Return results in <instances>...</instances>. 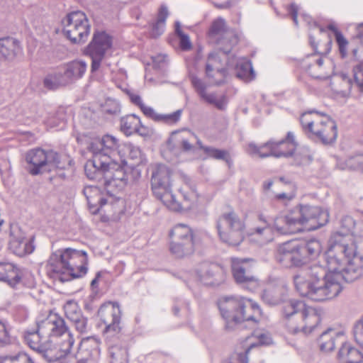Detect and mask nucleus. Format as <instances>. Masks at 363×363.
<instances>
[{"label": "nucleus", "mask_w": 363, "mask_h": 363, "mask_svg": "<svg viewBox=\"0 0 363 363\" xmlns=\"http://www.w3.org/2000/svg\"><path fill=\"white\" fill-rule=\"evenodd\" d=\"M209 36L216 42L224 57L238 43L237 36L233 30L227 29L225 21L221 18L213 22L209 30Z\"/></svg>", "instance_id": "18"}, {"label": "nucleus", "mask_w": 363, "mask_h": 363, "mask_svg": "<svg viewBox=\"0 0 363 363\" xmlns=\"http://www.w3.org/2000/svg\"><path fill=\"white\" fill-rule=\"evenodd\" d=\"M342 169H355L363 171V154L350 157L342 162L338 163Z\"/></svg>", "instance_id": "44"}, {"label": "nucleus", "mask_w": 363, "mask_h": 363, "mask_svg": "<svg viewBox=\"0 0 363 363\" xmlns=\"http://www.w3.org/2000/svg\"><path fill=\"white\" fill-rule=\"evenodd\" d=\"M353 71L355 84L359 90L363 92V62L357 65Z\"/></svg>", "instance_id": "55"}, {"label": "nucleus", "mask_w": 363, "mask_h": 363, "mask_svg": "<svg viewBox=\"0 0 363 363\" xmlns=\"http://www.w3.org/2000/svg\"><path fill=\"white\" fill-rule=\"evenodd\" d=\"M257 219L262 225L253 228L251 235L260 245H264L273 240L272 225L268 218L262 213H257Z\"/></svg>", "instance_id": "27"}, {"label": "nucleus", "mask_w": 363, "mask_h": 363, "mask_svg": "<svg viewBox=\"0 0 363 363\" xmlns=\"http://www.w3.org/2000/svg\"><path fill=\"white\" fill-rule=\"evenodd\" d=\"M323 65V60L321 57L315 54H312L306 57L301 63L302 67L306 69L313 77H318L314 72L311 71L312 67H321Z\"/></svg>", "instance_id": "43"}, {"label": "nucleus", "mask_w": 363, "mask_h": 363, "mask_svg": "<svg viewBox=\"0 0 363 363\" xmlns=\"http://www.w3.org/2000/svg\"><path fill=\"white\" fill-rule=\"evenodd\" d=\"M0 363H34L30 357L25 352L7 355L1 358Z\"/></svg>", "instance_id": "47"}, {"label": "nucleus", "mask_w": 363, "mask_h": 363, "mask_svg": "<svg viewBox=\"0 0 363 363\" xmlns=\"http://www.w3.org/2000/svg\"><path fill=\"white\" fill-rule=\"evenodd\" d=\"M206 74L211 84H221L225 82L227 70L218 52L208 55L206 65Z\"/></svg>", "instance_id": "23"}, {"label": "nucleus", "mask_w": 363, "mask_h": 363, "mask_svg": "<svg viewBox=\"0 0 363 363\" xmlns=\"http://www.w3.org/2000/svg\"><path fill=\"white\" fill-rule=\"evenodd\" d=\"M46 124H47L48 126H49L50 128H55V127L60 126V128H62L63 125L65 124V122H64V120L62 119L60 121H59L57 123H55L54 121V119L52 118H50L47 120Z\"/></svg>", "instance_id": "63"}, {"label": "nucleus", "mask_w": 363, "mask_h": 363, "mask_svg": "<svg viewBox=\"0 0 363 363\" xmlns=\"http://www.w3.org/2000/svg\"><path fill=\"white\" fill-rule=\"evenodd\" d=\"M253 346L252 345L250 347L245 349L244 352H236L231 354L229 358L228 363H248L247 354L249 353L250 348Z\"/></svg>", "instance_id": "54"}, {"label": "nucleus", "mask_w": 363, "mask_h": 363, "mask_svg": "<svg viewBox=\"0 0 363 363\" xmlns=\"http://www.w3.org/2000/svg\"><path fill=\"white\" fill-rule=\"evenodd\" d=\"M67 38L74 43H84L90 33V25L85 13L76 11L68 13L62 21Z\"/></svg>", "instance_id": "14"}, {"label": "nucleus", "mask_w": 363, "mask_h": 363, "mask_svg": "<svg viewBox=\"0 0 363 363\" xmlns=\"http://www.w3.org/2000/svg\"><path fill=\"white\" fill-rule=\"evenodd\" d=\"M98 314L105 325L106 333L120 331L121 311L118 303L109 302L102 305Z\"/></svg>", "instance_id": "20"}, {"label": "nucleus", "mask_w": 363, "mask_h": 363, "mask_svg": "<svg viewBox=\"0 0 363 363\" xmlns=\"http://www.w3.org/2000/svg\"><path fill=\"white\" fill-rule=\"evenodd\" d=\"M119 140L111 135H104L101 138L94 139L89 150L93 155V159L87 161L84 166V171L86 177H93L90 173L91 170L96 171L97 168H101L111 164L120 159L121 162L128 163L122 160L121 155Z\"/></svg>", "instance_id": "7"}, {"label": "nucleus", "mask_w": 363, "mask_h": 363, "mask_svg": "<svg viewBox=\"0 0 363 363\" xmlns=\"http://www.w3.org/2000/svg\"><path fill=\"white\" fill-rule=\"evenodd\" d=\"M168 9L165 5H162L159 9L156 22L152 25L151 36L157 38L161 35L165 29V21L168 17Z\"/></svg>", "instance_id": "41"}, {"label": "nucleus", "mask_w": 363, "mask_h": 363, "mask_svg": "<svg viewBox=\"0 0 363 363\" xmlns=\"http://www.w3.org/2000/svg\"><path fill=\"white\" fill-rule=\"evenodd\" d=\"M255 263V259L250 258H231V270L235 281L250 290L255 289L259 284L252 272Z\"/></svg>", "instance_id": "17"}, {"label": "nucleus", "mask_w": 363, "mask_h": 363, "mask_svg": "<svg viewBox=\"0 0 363 363\" xmlns=\"http://www.w3.org/2000/svg\"><path fill=\"white\" fill-rule=\"evenodd\" d=\"M340 363H362L363 354L350 343H342L337 354Z\"/></svg>", "instance_id": "30"}, {"label": "nucleus", "mask_w": 363, "mask_h": 363, "mask_svg": "<svg viewBox=\"0 0 363 363\" xmlns=\"http://www.w3.org/2000/svg\"><path fill=\"white\" fill-rule=\"evenodd\" d=\"M112 37L104 31H95L84 52L91 59V72L99 70L102 60L112 48Z\"/></svg>", "instance_id": "16"}, {"label": "nucleus", "mask_w": 363, "mask_h": 363, "mask_svg": "<svg viewBox=\"0 0 363 363\" xmlns=\"http://www.w3.org/2000/svg\"><path fill=\"white\" fill-rule=\"evenodd\" d=\"M11 342L8 323L4 319H0V347L7 345Z\"/></svg>", "instance_id": "51"}, {"label": "nucleus", "mask_w": 363, "mask_h": 363, "mask_svg": "<svg viewBox=\"0 0 363 363\" xmlns=\"http://www.w3.org/2000/svg\"><path fill=\"white\" fill-rule=\"evenodd\" d=\"M191 84L196 90L197 93L201 96L204 92H206V86L201 79L196 76L191 77Z\"/></svg>", "instance_id": "59"}, {"label": "nucleus", "mask_w": 363, "mask_h": 363, "mask_svg": "<svg viewBox=\"0 0 363 363\" xmlns=\"http://www.w3.org/2000/svg\"><path fill=\"white\" fill-rule=\"evenodd\" d=\"M175 32L179 38V46L182 50H189L191 48V43L190 42L189 35L184 33L180 28V23L176 22L175 23Z\"/></svg>", "instance_id": "52"}, {"label": "nucleus", "mask_w": 363, "mask_h": 363, "mask_svg": "<svg viewBox=\"0 0 363 363\" xmlns=\"http://www.w3.org/2000/svg\"><path fill=\"white\" fill-rule=\"evenodd\" d=\"M321 244L317 240H310L306 242H298V249L301 257H303L304 264L309 258L318 256L321 251Z\"/></svg>", "instance_id": "37"}, {"label": "nucleus", "mask_w": 363, "mask_h": 363, "mask_svg": "<svg viewBox=\"0 0 363 363\" xmlns=\"http://www.w3.org/2000/svg\"><path fill=\"white\" fill-rule=\"evenodd\" d=\"M43 84L45 87L49 89H56L59 88L56 83V81H55V79H52V77L50 74L45 77V78L43 80Z\"/></svg>", "instance_id": "61"}, {"label": "nucleus", "mask_w": 363, "mask_h": 363, "mask_svg": "<svg viewBox=\"0 0 363 363\" xmlns=\"http://www.w3.org/2000/svg\"><path fill=\"white\" fill-rule=\"evenodd\" d=\"M259 342L263 345H269L272 342V338L269 335L262 333L258 336Z\"/></svg>", "instance_id": "64"}, {"label": "nucleus", "mask_w": 363, "mask_h": 363, "mask_svg": "<svg viewBox=\"0 0 363 363\" xmlns=\"http://www.w3.org/2000/svg\"><path fill=\"white\" fill-rule=\"evenodd\" d=\"M93 177H87L90 179L97 180L104 186L108 194L113 195L115 189L123 188L127 182V177L118 160L104 167L97 168L96 171L91 170Z\"/></svg>", "instance_id": "13"}, {"label": "nucleus", "mask_w": 363, "mask_h": 363, "mask_svg": "<svg viewBox=\"0 0 363 363\" xmlns=\"http://www.w3.org/2000/svg\"><path fill=\"white\" fill-rule=\"evenodd\" d=\"M52 79L56 81V83L59 87L64 86L69 84V82L67 78H65V74L64 71H58L50 74Z\"/></svg>", "instance_id": "58"}, {"label": "nucleus", "mask_w": 363, "mask_h": 363, "mask_svg": "<svg viewBox=\"0 0 363 363\" xmlns=\"http://www.w3.org/2000/svg\"><path fill=\"white\" fill-rule=\"evenodd\" d=\"M198 243L172 240L170 243V252L177 257L182 258L191 255Z\"/></svg>", "instance_id": "38"}, {"label": "nucleus", "mask_w": 363, "mask_h": 363, "mask_svg": "<svg viewBox=\"0 0 363 363\" xmlns=\"http://www.w3.org/2000/svg\"><path fill=\"white\" fill-rule=\"evenodd\" d=\"M201 149L204 151L208 157L216 160H224L228 164H230V157L228 152L226 150L207 146H201Z\"/></svg>", "instance_id": "46"}, {"label": "nucleus", "mask_w": 363, "mask_h": 363, "mask_svg": "<svg viewBox=\"0 0 363 363\" xmlns=\"http://www.w3.org/2000/svg\"><path fill=\"white\" fill-rule=\"evenodd\" d=\"M363 238V220L356 222L351 216H346L340 221L339 230L333 233L330 239L328 259L333 262L336 256L345 261L363 257L357 254L356 240ZM332 264L335 262H330Z\"/></svg>", "instance_id": "3"}, {"label": "nucleus", "mask_w": 363, "mask_h": 363, "mask_svg": "<svg viewBox=\"0 0 363 363\" xmlns=\"http://www.w3.org/2000/svg\"><path fill=\"white\" fill-rule=\"evenodd\" d=\"M10 237L9 248L13 254L23 257L34 251L33 235L27 238L25 233L21 232L17 228L11 227Z\"/></svg>", "instance_id": "21"}, {"label": "nucleus", "mask_w": 363, "mask_h": 363, "mask_svg": "<svg viewBox=\"0 0 363 363\" xmlns=\"http://www.w3.org/2000/svg\"><path fill=\"white\" fill-rule=\"evenodd\" d=\"M167 56L164 55H158L157 56L152 57V64L153 67L155 68H160L164 66L166 62Z\"/></svg>", "instance_id": "60"}, {"label": "nucleus", "mask_w": 363, "mask_h": 363, "mask_svg": "<svg viewBox=\"0 0 363 363\" xmlns=\"http://www.w3.org/2000/svg\"><path fill=\"white\" fill-rule=\"evenodd\" d=\"M20 51V46L17 40L12 38H0V60L13 58Z\"/></svg>", "instance_id": "34"}, {"label": "nucleus", "mask_w": 363, "mask_h": 363, "mask_svg": "<svg viewBox=\"0 0 363 363\" xmlns=\"http://www.w3.org/2000/svg\"><path fill=\"white\" fill-rule=\"evenodd\" d=\"M127 94L131 103L135 106H138L143 113L149 118L150 115L152 113L153 108L150 106H146L140 95L135 92L128 91Z\"/></svg>", "instance_id": "45"}, {"label": "nucleus", "mask_w": 363, "mask_h": 363, "mask_svg": "<svg viewBox=\"0 0 363 363\" xmlns=\"http://www.w3.org/2000/svg\"><path fill=\"white\" fill-rule=\"evenodd\" d=\"M182 111L179 109L172 113L169 114H160L157 113L154 109L152 113L149 116L150 118L157 122H164L166 123L172 124L179 121L182 116Z\"/></svg>", "instance_id": "42"}, {"label": "nucleus", "mask_w": 363, "mask_h": 363, "mask_svg": "<svg viewBox=\"0 0 363 363\" xmlns=\"http://www.w3.org/2000/svg\"><path fill=\"white\" fill-rule=\"evenodd\" d=\"M26 344L48 362L60 361L70 354L74 339L65 320L52 313L37 322V328L26 330Z\"/></svg>", "instance_id": "2"}, {"label": "nucleus", "mask_w": 363, "mask_h": 363, "mask_svg": "<svg viewBox=\"0 0 363 363\" xmlns=\"http://www.w3.org/2000/svg\"><path fill=\"white\" fill-rule=\"evenodd\" d=\"M222 318L225 321V328L233 330L236 325L244 321L257 322L261 316L259 306L251 299L243 297H223L218 301Z\"/></svg>", "instance_id": "6"}, {"label": "nucleus", "mask_w": 363, "mask_h": 363, "mask_svg": "<svg viewBox=\"0 0 363 363\" xmlns=\"http://www.w3.org/2000/svg\"><path fill=\"white\" fill-rule=\"evenodd\" d=\"M282 315L289 320L288 330L292 334L310 333L320 322V311L299 300L284 302Z\"/></svg>", "instance_id": "5"}, {"label": "nucleus", "mask_w": 363, "mask_h": 363, "mask_svg": "<svg viewBox=\"0 0 363 363\" xmlns=\"http://www.w3.org/2000/svg\"><path fill=\"white\" fill-rule=\"evenodd\" d=\"M121 130L127 136L138 133L141 136L149 135L151 130L144 125L140 118L135 114L128 115L121 120Z\"/></svg>", "instance_id": "26"}, {"label": "nucleus", "mask_w": 363, "mask_h": 363, "mask_svg": "<svg viewBox=\"0 0 363 363\" xmlns=\"http://www.w3.org/2000/svg\"><path fill=\"white\" fill-rule=\"evenodd\" d=\"M276 259L284 267H298L304 265L303 257H301L298 249V241L292 240L279 245Z\"/></svg>", "instance_id": "19"}, {"label": "nucleus", "mask_w": 363, "mask_h": 363, "mask_svg": "<svg viewBox=\"0 0 363 363\" xmlns=\"http://www.w3.org/2000/svg\"><path fill=\"white\" fill-rule=\"evenodd\" d=\"M201 98L207 103L213 104L217 108L220 110L225 109L226 106L227 101L224 96L220 99H217L215 94H208L206 91L201 96Z\"/></svg>", "instance_id": "48"}, {"label": "nucleus", "mask_w": 363, "mask_h": 363, "mask_svg": "<svg viewBox=\"0 0 363 363\" xmlns=\"http://www.w3.org/2000/svg\"><path fill=\"white\" fill-rule=\"evenodd\" d=\"M335 40L337 43L339 51L341 56L342 57H346L347 54V40L343 36V35L341 33H336Z\"/></svg>", "instance_id": "56"}, {"label": "nucleus", "mask_w": 363, "mask_h": 363, "mask_svg": "<svg viewBox=\"0 0 363 363\" xmlns=\"http://www.w3.org/2000/svg\"><path fill=\"white\" fill-rule=\"evenodd\" d=\"M83 193L86 198L89 205L97 207L96 211L107 203H112L114 201V198L111 194H108V197L105 198L102 195L100 188L96 186H85Z\"/></svg>", "instance_id": "29"}, {"label": "nucleus", "mask_w": 363, "mask_h": 363, "mask_svg": "<svg viewBox=\"0 0 363 363\" xmlns=\"http://www.w3.org/2000/svg\"><path fill=\"white\" fill-rule=\"evenodd\" d=\"M101 342L94 337L83 339L76 354L77 363H96L101 354Z\"/></svg>", "instance_id": "22"}, {"label": "nucleus", "mask_w": 363, "mask_h": 363, "mask_svg": "<svg viewBox=\"0 0 363 363\" xmlns=\"http://www.w3.org/2000/svg\"><path fill=\"white\" fill-rule=\"evenodd\" d=\"M120 111L118 102L113 99H108L104 106V111L109 114H117Z\"/></svg>", "instance_id": "57"}, {"label": "nucleus", "mask_w": 363, "mask_h": 363, "mask_svg": "<svg viewBox=\"0 0 363 363\" xmlns=\"http://www.w3.org/2000/svg\"><path fill=\"white\" fill-rule=\"evenodd\" d=\"M64 310L67 318L70 321L82 315L79 306L73 301H67L64 306Z\"/></svg>", "instance_id": "49"}, {"label": "nucleus", "mask_w": 363, "mask_h": 363, "mask_svg": "<svg viewBox=\"0 0 363 363\" xmlns=\"http://www.w3.org/2000/svg\"><path fill=\"white\" fill-rule=\"evenodd\" d=\"M169 236L172 240L189 242L198 243L197 236L192 229L185 224H177L169 232Z\"/></svg>", "instance_id": "32"}, {"label": "nucleus", "mask_w": 363, "mask_h": 363, "mask_svg": "<svg viewBox=\"0 0 363 363\" xmlns=\"http://www.w3.org/2000/svg\"><path fill=\"white\" fill-rule=\"evenodd\" d=\"M216 228L221 241L229 245H238L244 238L245 221L234 211L222 213Z\"/></svg>", "instance_id": "10"}, {"label": "nucleus", "mask_w": 363, "mask_h": 363, "mask_svg": "<svg viewBox=\"0 0 363 363\" xmlns=\"http://www.w3.org/2000/svg\"><path fill=\"white\" fill-rule=\"evenodd\" d=\"M222 269L217 264L204 262L196 269V274L201 282L207 285L217 284Z\"/></svg>", "instance_id": "28"}, {"label": "nucleus", "mask_w": 363, "mask_h": 363, "mask_svg": "<svg viewBox=\"0 0 363 363\" xmlns=\"http://www.w3.org/2000/svg\"><path fill=\"white\" fill-rule=\"evenodd\" d=\"M87 262V254L84 250H58L50 257L48 271L52 278L64 282L85 275Z\"/></svg>", "instance_id": "4"}, {"label": "nucleus", "mask_w": 363, "mask_h": 363, "mask_svg": "<svg viewBox=\"0 0 363 363\" xmlns=\"http://www.w3.org/2000/svg\"><path fill=\"white\" fill-rule=\"evenodd\" d=\"M286 295V289L283 286H269L263 291L262 298L267 304L274 306L283 301Z\"/></svg>", "instance_id": "33"}, {"label": "nucleus", "mask_w": 363, "mask_h": 363, "mask_svg": "<svg viewBox=\"0 0 363 363\" xmlns=\"http://www.w3.org/2000/svg\"><path fill=\"white\" fill-rule=\"evenodd\" d=\"M121 150L123 152L124 155H126V159L122 157V160H125L128 162V163L121 162L123 164L134 167L143 162L144 156L139 147L132 143H125Z\"/></svg>", "instance_id": "36"}, {"label": "nucleus", "mask_w": 363, "mask_h": 363, "mask_svg": "<svg viewBox=\"0 0 363 363\" xmlns=\"http://www.w3.org/2000/svg\"><path fill=\"white\" fill-rule=\"evenodd\" d=\"M293 209L300 230L302 227L314 230L325 225L328 221V211L320 207L300 205Z\"/></svg>", "instance_id": "15"}, {"label": "nucleus", "mask_w": 363, "mask_h": 363, "mask_svg": "<svg viewBox=\"0 0 363 363\" xmlns=\"http://www.w3.org/2000/svg\"><path fill=\"white\" fill-rule=\"evenodd\" d=\"M26 169L32 175L50 172L57 168H62L59 154L52 150L34 148L25 155Z\"/></svg>", "instance_id": "12"}, {"label": "nucleus", "mask_w": 363, "mask_h": 363, "mask_svg": "<svg viewBox=\"0 0 363 363\" xmlns=\"http://www.w3.org/2000/svg\"><path fill=\"white\" fill-rule=\"evenodd\" d=\"M273 228L281 234H291L300 231L294 209L277 216L274 219Z\"/></svg>", "instance_id": "25"}, {"label": "nucleus", "mask_w": 363, "mask_h": 363, "mask_svg": "<svg viewBox=\"0 0 363 363\" xmlns=\"http://www.w3.org/2000/svg\"><path fill=\"white\" fill-rule=\"evenodd\" d=\"M87 68V65L84 61H72L63 69L69 84L75 82L76 80L82 78L85 74Z\"/></svg>", "instance_id": "35"}, {"label": "nucleus", "mask_w": 363, "mask_h": 363, "mask_svg": "<svg viewBox=\"0 0 363 363\" xmlns=\"http://www.w3.org/2000/svg\"><path fill=\"white\" fill-rule=\"evenodd\" d=\"M109 363H128L127 348L121 343H116L108 347Z\"/></svg>", "instance_id": "40"}, {"label": "nucleus", "mask_w": 363, "mask_h": 363, "mask_svg": "<svg viewBox=\"0 0 363 363\" xmlns=\"http://www.w3.org/2000/svg\"><path fill=\"white\" fill-rule=\"evenodd\" d=\"M343 336V333L329 328L321 333L318 338V345L323 352H330L335 347V342Z\"/></svg>", "instance_id": "31"}, {"label": "nucleus", "mask_w": 363, "mask_h": 363, "mask_svg": "<svg viewBox=\"0 0 363 363\" xmlns=\"http://www.w3.org/2000/svg\"><path fill=\"white\" fill-rule=\"evenodd\" d=\"M331 264L328 250L323 255L325 266L313 264L307 269L308 279L300 274L294 277L296 291L301 296L314 301H325L337 297L342 290V281L352 282L362 274V262L354 257L348 262L336 256Z\"/></svg>", "instance_id": "1"}, {"label": "nucleus", "mask_w": 363, "mask_h": 363, "mask_svg": "<svg viewBox=\"0 0 363 363\" xmlns=\"http://www.w3.org/2000/svg\"><path fill=\"white\" fill-rule=\"evenodd\" d=\"M172 171L164 164H157L152 172L151 186L154 195L172 211H179L181 204L172 192Z\"/></svg>", "instance_id": "9"}, {"label": "nucleus", "mask_w": 363, "mask_h": 363, "mask_svg": "<svg viewBox=\"0 0 363 363\" xmlns=\"http://www.w3.org/2000/svg\"><path fill=\"white\" fill-rule=\"evenodd\" d=\"M302 129L309 137L314 136L323 143L334 142L337 138V126L334 121L315 111L303 113L300 118Z\"/></svg>", "instance_id": "8"}, {"label": "nucleus", "mask_w": 363, "mask_h": 363, "mask_svg": "<svg viewBox=\"0 0 363 363\" xmlns=\"http://www.w3.org/2000/svg\"><path fill=\"white\" fill-rule=\"evenodd\" d=\"M297 146L293 133L288 132L286 138L280 140H270L263 145L257 146L250 143L247 152L253 157L261 158L273 156L274 157H288L291 156Z\"/></svg>", "instance_id": "11"}, {"label": "nucleus", "mask_w": 363, "mask_h": 363, "mask_svg": "<svg viewBox=\"0 0 363 363\" xmlns=\"http://www.w3.org/2000/svg\"><path fill=\"white\" fill-rule=\"evenodd\" d=\"M71 322L73 323L76 330L81 333H87L89 330V325L88 324V319L84 316L83 314L77 318H75Z\"/></svg>", "instance_id": "53"}, {"label": "nucleus", "mask_w": 363, "mask_h": 363, "mask_svg": "<svg viewBox=\"0 0 363 363\" xmlns=\"http://www.w3.org/2000/svg\"><path fill=\"white\" fill-rule=\"evenodd\" d=\"M235 72L238 78L245 82H250L255 78V73L252 63L247 58H240L238 60L235 66Z\"/></svg>", "instance_id": "39"}, {"label": "nucleus", "mask_w": 363, "mask_h": 363, "mask_svg": "<svg viewBox=\"0 0 363 363\" xmlns=\"http://www.w3.org/2000/svg\"><path fill=\"white\" fill-rule=\"evenodd\" d=\"M184 186H183L180 191L183 194L184 199L186 201H191L196 197V194L194 185L191 184L189 178L186 177H183Z\"/></svg>", "instance_id": "50"}, {"label": "nucleus", "mask_w": 363, "mask_h": 363, "mask_svg": "<svg viewBox=\"0 0 363 363\" xmlns=\"http://www.w3.org/2000/svg\"><path fill=\"white\" fill-rule=\"evenodd\" d=\"M298 6L295 4H291L288 6L287 11L291 14L294 23L296 26L298 25L297 15H298Z\"/></svg>", "instance_id": "62"}, {"label": "nucleus", "mask_w": 363, "mask_h": 363, "mask_svg": "<svg viewBox=\"0 0 363 363\" xmlns=\"http://www.w3.org/2000/svg\"><path fill=\"white\" fill-rule=\"evenodd\" d=\"M32 277L31 274L22 269L9 262H0V281L6 282L10 286L15 288L20 284H26L24 279Z\"/></svg>", "instance_id": "24"}]
</instances>
